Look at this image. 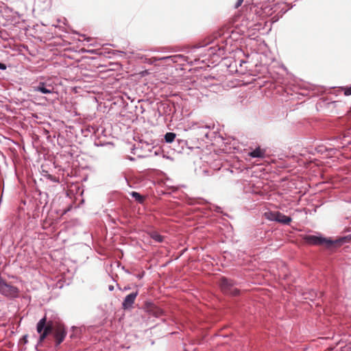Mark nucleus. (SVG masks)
<instances>
[{
    "mask_svg": "<svg viewBox=\"0 0 351 351\" xmlns=\"http://www.w3.org/2000/svg\"><path fill=\"white\" fill-rule=\"evenodd\" d=\"M54 312L48 311L45 315L36 324V331L39 334L38 343H41L55 328Z\"/></svg>",
    "mask_w": 351,
    "mask_h": 351,
    "instance_id": "obj_1",
    "label": "nucleus"
},
{
    "mask_svg": "<svg viewBox=\"0 0 351 351\" xmlns=\"http://www.w3.org/2000/svg\"><path fill=\"white\" fill-rule=\"evenodd\" d=\"M304 239V241L310 245L330 247L332 245H335L337 246L341 245L350 240L351 236L343 237L336 240H331L322 237L320 235H306Z\"/></svg>",
    "mask_w": 351,
    "mask_h": 351,
    "instance_id": "obj_2",
    "label": "nucleus"
},
{
    "mask_svg": "<svg viewBox=\"0 0 351 351\" xmlns=\"http://www.w3.org/2000/svg\"><path fill=\"white\" fill-rule=\"evenodd\" d=\"M0 294L8 299L13 300L19 296V289L12 282H8L3 278L0 279Z\"/></svg>",
    "mask_w": 351,
    "mask_h": 351,
    "instance_id": "obj_3",
    "label": "nucleus"
},
{
    "mask_svg": "<svg viewBox=\"0 0 351 351\" xmlns=\"http://www.w3.org/2000/svg\"><path fill=\"white\" fill-rule=\"evenodd\" d=\"M219 286L225 294L236 295L239 293V290L234 287V282L230 279L222 278Z\"/></svg>",
    "mask_w": 351,
    "mask_h": 351,
    "instance_id": "obj_4",
    "label": "nucleus"
},
{
    "mask_svg": "<svg viewBox=\"0 0 351 351\" xmlns=\"http://www.w3.org/2000/svg\"><path fill=\"white\" fill-rule=\"evenodd\" d=\"M210 128V126L201 123H194L190 127V129L197 136L198 139H203V137L208 138Z\"/></svg>",
    "mask_w": 351,
    "mask_h": 351,
    "instance_id": "obj_5",
    "label": "nucleus"
},
{
    "mask_svg": "<svg viewBox=\"0 0 351 351\" xmlns=\"http://www.w3.org/2000/svg\"><path fill=\"white\" fill-rule=\"evenodd\" d=\"M33 90L43 94H49L53 92L54 88L51 84L40 82L36 86H33Z\"/></svg>",
    "mask_w": 351,
    "mask_h": 351,
    "instance_id": "obj_6",
    "label": "nucleus"
},
{
    "mask_svg": "<svg viewBox=\"0 0 351 351\" xmlns=\"http://www.w3.org/2000/svg\"><path fill=\"white\" fill-rule=\"evenodd\" d=\"M54 338L56 339V345L58 346L60 345L64 339L66 332L65 330V328L64 326L61 325H58L55 329H54Z\"/></svg>",
    "mask_w": 351,
    "mask_h": 351,
    "instance_id": "obj_7",
    "label": "nucleus"
},
{
    "mask_svg": "<svg viewBox=\"0 0 351 351\" xmlns=\"http://www.w3.org/2000/svg\"><path fill=\"white\" fill-rule=\"evenodd\" d=\"M138 295V292H133L125 296V299L122 302V307L123 309H130L132 307L134 303L135 299Z\"/></svg>",
    "mask_w": 351,
    "mask_h": 351,
    "instance_id": "obj_8",
    "label": "nucleus"
},
{
    "mask_svg": "<svg viewBox=\"0 0 351 351\" xmlns=\"http://www.w3.org/2000/svg\"><path fill=\"white\" fill-rule=\"evenodd\" d=\"M184 59V56L182 55H174L169 56H164L162 58H159L158 60L165 61L166 62H178Z\"/></svg>",
    "mask_w": 351,
    "mask_h": 351,
    "instance_id": "obj_9",
    "label": "nucleus"
},
{
    "mask_svg": "<svg viewBox=\"0 0 351 351\" xmlns=\"http://www.w3.org/2000/svg\"><path fill=\"white\" fill-rule=\"evenodd\" d=\"M276 215H277V216H276L275 221L281 223L282 224L287 225L292 220L290 217L286 216L284 214L280 213L279 211L278 212V214H276Z\"/></svg>",
    "mask_w": 351,
    "mask_h": 351,
    "instance_id": "obj_10",
    "label": "nucleus"
},
{
    "mask_svg": "<svg viewBox=\"0 0 351 351\" xmlns=\"http://www.w3.org/2000/svg\"><path fill=\"white\" fill-rule=\"evenodd\" d=\"M249 155L252 158H263L265 156V152L261 148L258 147L252 151Z\"/></svg>",
    "mask_w": 351,
    "mask_h": 351,
    "instance_id": "obj_11",
    "label": "nucleus"
},
{
    "mask_svg": "<svg viewBox=\"0 0 351 351\" xmlns=\"http://www.w3.org/2000/svg\"><path fill=\"white\" fill-rule=\"evenodd\" d=\"M149 236L152 239L158 243H162L164 239V237L162 235L155 231L151 232L149 233Z\"/></svg>",
    "mask_w": 351,
    "mask_h": 351,
    "instance_id": "obj_12",
    "label": "nucleus"
},
{
    "mask_svg": "<svg viewBox=\"0 0 351 351\" xmlns=\"http://www.w3.org/2000/svg\"><path fill=\"white\" fill-rule=\"evenodd\" d=\"M278 211H267L264 213L265 217L269 220L275 221Z\"/></svg>",
    "mask_w": 351,
    "mask_h": 351,
    "instance_id": "obj_13",
    "label": "nucleus"
},
{
    "mask_svg": "<svg viewBox=\"0 0 351 351\" xmlns=\"http://www.w3.org/2000/svg\"><path fill=\"white\" fill-rule=\"evenodd\" d=\"M131 196L135 199V200L140 204H143L145 200V197L141 195L139 193L136 191H132L130 193Z\"/></svg>",
    "mask_w": 351,
    "mask_h": 351,
    "instance_id": "obj_14",
    "label": "nucleus"
},
{
    "mask_svg": "<svg viewBox=\"0 0 351 351\" xmlns=\"http://www.w3.org/2000/svg\"><path fill=\"white\" fill-rule=\"evenodd\" d=\"M176 137V135L173 132H167L165 135V140L167 143H172Z\"/></svg>",
    "mask_w": 351,
    "mask_h": 351,
    "instance_id": "obj_15",
    "label": "nucleus"
},
{
    "mask_svg": "<svg viewBox=\"0 0 351 351\" xmlns=\"http://www.w3.org/2000/svg\"><path fill=\"white\" fill-rule=\"evenodd\" d=\"M152 311H153V314L157 317L161 316L163 313L162 310L158 307H154Z\"/></svg>",
    "mask_w": 351,
    "mask_h": 351,
    "instance_id": "obj_16",
    "label": "nucleus"
},
{
    "mask_svg": "<svg viewBox=\"0 0 351 351\" xmlns=\"http://www.w3.org/2000/svg\"><path fill=\"white\" fill-rule=\"evenodd\" d=\"M243 0H238L234 5L235 8H238L243 3Z\"/></svg>",
    "mask_w": 351,
    "mask_h": 351,
    "instance_id": "obj_17",
    "label": "nucleus"
},
{
    "mask_svg": "<svg viewBox=\"0 0 351 351\" xmlns=\"http://www.w3.org/2000/svg\"><path fill=\"white\" fill-rule=\"evenodd\" d=\"M345 95H351V86L349 87V88H347L346 90H345Z\"/></svg>",
    "mask_w": 351,
    "mask_h": 351,
    "instance_id": "obj_18",
    "label": "nucleus"
},
{
    "mask_svg": "<svg viewBox=\"0 0 351 351\" xmlns=\"http://www.w3.org/2000/svg\"><path fill=\"white\" fill-rule=\"evenodd\" d=\"M6 69L7 66L3 63L0 62V70H5Z\"/></svg>",
    "mask_w": 351,
    "mask_h": 351,
    "instance_id": "obj_19",
    "label": "nucleus"
},
{
    "mask_svg": "<svg viewBox=\"0 0 351 351\" xmlns=\"http://www.w3.org/2000/svg\"><path fill=\"white\" fill-rule=\"evenodd\" d=\"M144 276V273H142V274H139L136 276V277L138 278V279H141Z\"/></svg>",
    "mask_w": 351,
    "mask_h": 351,
    "instance_id": "obj_20",
    "label": "nucleus"
},
{
    "mask_svg": "<svg viewBox=\"0 0 351 351\" xmlns=\"http://www.w3.org/2000/svg\"><path fill=\"white\" fill-rule=\"evenodd\" d=\"M108 289H109V291H113V290H114V287H113L112 285H110V286L108 287Z\"/></svg>",
    "mask_w": 351,
    "mask_h": 351,
    "instance_id": "obj_21",
    "label": "nucleus"
},
{
    "mask_svg": "<svg viewBox=\"0 0 351 351\" xmlns=\"http://www.w3.org/2000/svg\"><path fill=\"white\" fill-rule=\"evenodd\" d=\"M3 278V277L0 275V279Z\"/></svg>",
    "mask_w": 351,
    "mask_h": 351,
    "instance_id": "obj_22",
    "label": "nucleus"
}]
</instances>
